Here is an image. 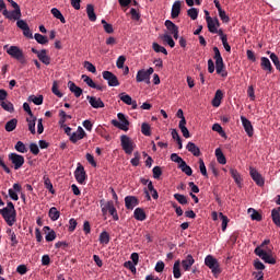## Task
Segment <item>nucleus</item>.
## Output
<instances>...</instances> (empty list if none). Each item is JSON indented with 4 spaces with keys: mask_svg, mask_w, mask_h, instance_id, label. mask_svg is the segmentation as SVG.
Listing matches in <instances>:
<instances>
[{
    "mask_svg": "<svg viewBox=\"0 0 280 280\" xmlns=\"http://www.w3.org/2000/svg\"><path fill=\"white\" fill-rule=\"evenodd\" d=\"M68 89L74 95V97H80L83 93L82 89L73 83V81L68 82Z\"/></svg>",
    "mask_w": 280,
    "mask_h": 280,
    "instance_id": "nucleus-27",
    "label": "nucleus"
},
{
    "mask_svg": "<svg viewBox=\"0 0 280 280\" xmlns=\"http://www.w3.org/2000/svg\"><path fill=\"white\" fill-rule=\"evenodd\" d=\"M118 97L120 101H122L124 104H126L127 106H131L132 110H137V101L132 100L131 95L127 94L126 92H122L118 95Z\"/></svg>",
    "mask_w": 280,
    "mask_h": 280,
    "instance_id": "nucleus-13",
    "label": "nucleus"
},
{
    "mask_svg": "<svg viewBox=\"0 0 280 280\" xmlns=\"http://www.w3.org/2000/svg\"><path fill=\"white\" fill-rule=\"evenodd\" d=\"M270 60L273 62L276 69H277L278 71H280V61H279V57L277 56V54L271 52V54H270Z\"/></svg>",
    "mask_w": 280,
    "mask_h": 280,
    "instance_id": "nucleus-61",
    "label": "nucleus"
},
{
    "mask_svg": "<svg viewBox=\"0 0 280 280\" xmlns=\"http://www.w3.org/2000/svg\"><path fill=\"white\" fill-rule=\"evenodd\" d=\"M9 161H11L14 170H21L25 164V158L18 153H10Z\"/></svg>",
    "mask_w": 280,
    "mask_h": 280,
    "instance_id": "nucleus-10",
    "label": "nucleus"
},
{
    "mask_svg": "<svg viewBox=\"0 0 280 280\" xmlns=\"http://www.w3.org/2000/svg\"><path fill=\"white\" fill-rule=\"evenodd\" d=\"M186 150H188V152H190V154H192V156H200V148H198V145H196V143L194 142H188L186 145Z\"/></svg>",
    "mask_w": 280,
    "mask_h": 280,
    "instance_id": "nucleus-29",
    "label": "nucleus"
},
{
    "mask_svg": "<svg viewBox=\"0 0 280 280\" xmlns=\"http://www.w3.org/2000/svg\"><path fill=\"white\" fill-rule=\"evenodd\" d=\"M215 71H217L218 75H221V78H226L229 75V72L224 68V62L215 63Z\"/></svg>",
    "mask_w": 280,
    "mask_h": 280,
    "instance_id": "nucleus-40",
    "label": "nucleus"
},
{
    "mask_svg": "<svg viewBox=\"0 0 280 280\" xmlns=\"http://www.w3.org/2000/svg\"><path fill=\"white\" fill-rule=\"evenodd\" d=\"M163 43H166V45H168V47H171V49H174V47H176V43L174 42V38H172V35H170V33H164L161 36Z\"/></svg>",
    "mask_w": 280,
    "mask_h": 280,
    "instance_id": "nucleus-35",
    "label": "nucleus"
},
{
    "mask_svg": "<svg viewBox=\"0 0 280 280\" xmlns=\"http://www.w3.org/2000/svg\"><path fill=\"white\" fill-rule=\"evenodd\" d=\"M0 106L3 108V110H7V113H14V104L7 98L0 101Z\"/></svg>",
    "mask_w": 280,
    "mask_h": 280,
    "instance_id": "nucleus-34",
    "label": "nucleus"
},
{
    "mask_svg": "<svg viewBox=\"0 0 280 280\" xmlns=\"http://www.w3.org/2000/svg\"><path fill=\"white\" fill-rule=\"evenodd\" d=\"M183 5V2L180 0H177L173 3L172 10H171V18L172 19H178L180 15V8Z\"/></svg>",
    "mask_w": 280,
    "mask_h": 280,
    "instance_id": "nucleus-24",
    "label": "nucleus"
},
{
    "mask_svg": "<svg viewBox=\"0 0 280 280\" xmlns=\"http://www.w3.org/2000/svg\"><path fill=\"white\" fill-rule=\"evenodd\" d=\"M16 25L19 30H22L23 36H25V38H34V34L32 33V30H30V25L27 22H25V20H19Z\"/></svg>",
    "mask_w": 280,
    "mask_h": 280,
    "instance_id": "nucleus-14",
    "label": "nucleus"
},
{
    "mask_svg": "<svg viewBox=\"0 0 280 280\" xmlns=\"http://www.w3.org/2000/svg\"><path fill=\"white\" fill-rule=\"evenodd\" d=\"M48 215L52 222H56L60 218V211L56 207L50 208Z\"/></svg>",
    "mask_w": 280,
    "mask_h": 280,
    "instance_id": "nucleus-50",
    "label": "nucleus"
},
{
    "mask_svg": "<svg viewBox=\"0 0 280 280\" xmlns=\"http://www.w3.org/2000/svg\"><path fill=\"white\" fill-rule=\"evenodd\" d=\"M101 211L103 215H112L114 222H118L119 214L117 213V208L113 201H107L104 203V200H101Z\"/></svg>",
    "mask_w": 280,
    "mask_h": 280,
    "instance_id": "nucleus-3",
    "label": "nucleus"
},
{
    "mask_svg": "<svg viewBox=\"0 0 280 280\" xmlns=\"http://www.w3.org/2000/svg\"><path fill=\"white\" fill-rule=\"evenodd\" d=\"M141 132L144 135V137H150L152 135V128L148 122H143L141 125Z\"/></svg>",
    "mask_w": 280,
    "mask_h": 280,
    "instance_id": "nucleus-53",
    "label": "nucleus"
},
{
    "mask_svg": "<svg viewBox=\"0 0 280 280\" xmlns=\"http://www.w3.org/2000/svg\"><path fill=\"white\" fill-rule=\"evenodd\" d=\"M4 49H7V54L10 55L11 58H14V60H18L21 65H25V55L23 54V49L19 46H10L8 48V45H4Z\"/></svg>",
    "mask_w": 280,
    "mask_h": 280,
    "instance_id": "nucleus-4",
    "label": "nucleus"
},
{
    "mask_svg": "<svg viewBox=\"0 0 280 280\" xmlns=\"http://www.w3.org/2000/svg\"><path fill=\"white\" fill-rule=\"evenodd\" d=\"M59 126L65 128V124H67V119H72L71 115H68L67 112L60 109L59 110Z\"/></svg>",
    "mask_w": 280,
    "mask_h": 280,
    "instance_id": "nucleus-38",
    "label": "nucleus"
},
{
    "mask_svg": "<svg viewBox=\"0 0 280 280\" xmlns=\"http://www.w3.org/2000/svg\"><path fill=\"white\" fill-rule=\"evenodd\" d=\"M34 38L38 45H47V43H49L47 36H44L40 33H35Z\"/></svg>",
    "mask_w": 280,
    "mask_h": 280,
    "instance_id": "nucleus-49",
    "label": "nucleus"
},
{
    "mask_svg": "<svg viewBox=\"0 0 280 280\" xmlns=\"http://www.w3.org/2000/svg\"><path fill=\"white\" fill-rule=\"evenodd\" d=\"M205 265L208 266L211 269L212 275L217 277V275H220L222 270L220 269V262H218V259L211 255H208L205 258Z\"/></svg>",
    "mask_w": 280,
    "mask_h": 280,
    "instance_id": "nucleus-7",
    "label": "nucleus"
},
{
    "mask_svg": "<svg viewBox=\"0 0 280 280\" xmlns=\"http://www.w3.org/2000/svg\"><path fill=\"white\" fill-rule=\"evenodd\" d=\"M178 127L183 137H185V139H189L190 135L189 129H187V120H179Z\"/></svg>",
    "mask_w": 280,
    "mask_h": 280,
    "instance_id": "nucleus-37",
    "label": "nucleus"
},
{
    "mask_svg": "<svg viewBox=\"0 0 280 280\" xmlns=\"http://www.w3.org/2000/svg\"><path fill=\"white\" fill-rule=\"evenodd\" d=\"M101 23L106 34H113V32H115V30L113 28V24H108L106 20H102Z\"/></svg>",
    "mask_w": 280,
    "mask_h": 280,
    "instance_id": "nucleus-57",
    "label": "nucleus"
},
{
    "mask_svg": "<svg viewBox=\"0 0 280 280\" xmlns=\"http://www.w3.org/2000/svg\"><path fill=\"white\" fill-rule=\"evenodd\" d=\"M260 67L264 69V71L272 73V63H270V59H268V57H261Z\"/></svg>",
    "mask_w": 280,
    "mask_h": 280,
    "instance_id": "nucleus-31",
    "label": "nucleus"
},
{
    "mask_svg": "<svg viewBox=\"0 0 280 280\" xmlns=\"http://www.w3.org/2000/svg\"><path fill=\"white\" fill-rule=\"evenodd\" d=\"M21 191H23V186H21V184L15 183L13 184L12 188L9 189V197L11 198V200H19V194H21Z\"/></svg>",
    "mask_w": 280,
    "mask_h": 280,
    "instance_id": "nucleus-18",
    "label": "nucleus"
},
{
    "mask_svg": "<svg viewBox=\"0 0 280 280\" xmlns=\"http://www.w3.org/2000/svg\"><path fill=\"white\" fill-rule=\"evenodd\" d=\"M268 244H270V240H265L260 246L255 248V255H257V257H260V259H262V261H265V264H271L275 265L277 264V259H275L272 257V250H268L266 248V246H268Z\"/></svg>",
    "mask_w": 280,
    "mask_h": 280,
    "instance_id": "nucleus-1",
    "label": "nucleus"
},
{
    "mask_svg": "<svg viewBox=\"0 0 280 280\" xmlns=\"http://www.w3.org/2000/svg\"><path fill=\"white\" fill-rule=\"evenodd\" d=\"M215 71H217L218 75H221V78H226L229 75V72L224 68V62L215 63Z\"/></svg>",
    "mask_w": 280,
    "mask_h": 280,
    "instance_id": "nucleus-41",
    "label": "nucleus"
},
{
    "mask_svg": "<svg viewBox=\"0 0 280 280\" xmlns=\"http://www.w3.org/2000/svg\"><path fill=\"white\" fill-rule=\"evenodd\" d=\"M171 161H173V163H177L178 167L185 162V160L176 153L171 154Z\"/></svg>",
    "mask_w": 280,
    "mask_h": 280,
    "instance_id": "nucleus-60",
    "label": "nucleus"
},
{
    "mask_svg": "<svg viewBox=\"0 0 280 280\" xmlns=\"http://www.w3.org/2000/svg\"><path fill=\"white\" fill-rule=\"evenodd\" d=\"M173 276L174 279H180L183 273L180 272V260H176L173 265Z\"/></svg>",
    "mask_w": 280,
    "mask_h": 280,
    "instance_id": "nucleus-39",
    "label": "nucleus"
},
{
    "mask_svg": "<svg viewBox=\"0 0 280 280\" xmlns=\"http://www.w3.org/2000/svg\"><path fill=\"white\" fill-rule=\"evenodd\" d=\"M86 14L88 19L92 21V23H95L97 21V15L95 14V7H93V4L86 5Z\"/></svg>",
    "mask_w": 280,
    "mask_h": 280,
    "instance_id": "nucleus-32",
    "label": "nucleus"
},
{
    "mask_svg": "<svg viewBox=\"0 0 280 280\" xmlns=\"http://www.w3.org/2000/svg\"><path fill=\"white\" fill-rule=\"evenodd\" d=\"M194 264H196V259H194V256L189 254L184 260H182V268L185 272H188V270H191V266H194Z\"/></svg>",
    "mask_w": 280,
    "mask_h": 280,
    "instance_id": "nucleus-22",
    "label": "nucleus"
},
{
    "mask_svg": "<svg viewBox=\"0 0 280 280\" xmlns=\"http://www.w3.org/2000/svg\"><path fill=\"white\" fill-rule=\"evenodd\" d=\"M26 121L31 135H36V117L34 115L30 116L26 118Z\"/></svg>",
    "mask_w": 280,
    "mask_h": 280,
    "instance_id": "nucleus-30",
    "label": "nucleus"
},
{
    "mask_svg": "<svg viewBox=\"0 0 280 280\" xmlns=\"http://www.w3.org/2000/svg\"><path fill=\"white\" fill-rule=\"evenodd\" d=\"M44 185L50 194H56V190H54V184H51V179H49V176L47 175L44 176Z\"/></svg>",
    "mask_w": 280,
    "mask_h": 280,
    "instance_id": "nucleus-52",
    "label": "nucleus"
},
{
    "mask_svg": "<svg viewBox=\"0 0 280 280\" xmlns=\"http://www.w3.org/2000/svg\"><path fill=\"white\" fill-rule=\"evenodd\" d=\"M3 16L9 21H21V7L15 8L13 11H3Z\"/></svg>",
    "mask_w": 280,
    "mask_h": 280,
    "instance_id": "nucleus-15",
    "label": "nucleus"
},
{
    "mask_svg": "<svg viewBox=\"0 0 280 280\" xmlns=\"http://www.w3.org/2000/svg\"><path fill=\"white\" fill-rule=\"evenodd\" d=\"M137 205H139V199H137V197H135V196H127L125 198V207H126V209H129L130 211H132V209H135V207H137Z\"/></svg>",
    "mask_w": 280,
    "mask_h": 280,
    "instance_id": "nucleus-23",
    "label": "nucleus"
},
{
    "mask_svg": "<svg viewBox=\"0 0 280 280\" xmlns=\"http://www.w3.org/2000/svg\"><path fill=\"white\" fill-rule=\"evenodd\" d=\"M187 14L191 19V21H196V19H198V9L191 8L187 11Z\"/></svg>",
    "mask_w": 280,
    "mask_h": 280,
    "instance_id": "nucleus-63",
    "label": "nucleus"
},
{
    "mask_svg": "<svg viewBox=\"0 0 280 280\" xmlns=\"http://www.w3.org/2000/svg\"><path fill=\"white\" fill-rule=\"evenodd\" d=\"M178 168L182 170V172L186 174V176H191V174H194L191 166L187 165V162L185 161L182 165L178 166Z\"/></svg>",
    "mask_w": 280,
    "mask_h": 280,
    "instance_id": "nucleus-51",
    "label": "nucleus"
},
{
    "mask_svg": "<svg viewBox=\"0 0 280 280\" xmlns=\"http://www.w3.org/2000/svg\"><path fill=\"white\" fill-rule=\"evenodd\" d=\"M249 176L258 187H264V185H266V179H264V176L260 175L257 168L249 167Z\"/></svg>",
    "mask_w": 280,
    "mask_h": 280,
    "instance_id": "nucleus-11",
    "label": "nucleus"
},
{
    "mask_svg": "<svg viewBox=\"0 0 280 280\" xmlns=\"http://www.w3.org/2000/svg\"><path fill=\"white\" fill-rule=\"evenodd\" d=\"M219 217L222 221V224H221L222 231L224 232L226 231V226H229V217L224 215V213L222 212L219 213Z\"/></svg>",
    "mask_w": 280,
    "mask_h": 280,
    "instance_id": "nucleus-58",
    "label": "nucleus"
},
{
    "mask_svg": "<svg viewBox=\"0 0 280 280\" xmlns=\"http://www.w3.org/2000/svg\"><path fill=\"white\" fill-rule=\"evenodd\" d=\"M247 213H249L252 220H255L256 222H261L262 217L259 212H257V210L249 208L247 210Z\"/></svg>",
    "mask_w": 280,
    "mask_h": 280,
    "instance_id": "nucleus-44",
    "label": "nucleus"
},
{
    "mask_svg": "<svg viewBox=\"0 0 280 280\" xmlns=\"http://www.w3.org/2000/svg\"><path fill=\"white\" fill-rule=\"evenodd\" d=\"M241 121L243 125V128L248 137H253L255 135V129L253 128V124L250 120H248L246 117L241 116Z\"/></svg>",
    "mask_w": 280,
    "mask_h": 280,
    "instance_id": "nucleus-20",
    "label": "nucleus"
},
{
    "mask_svg": "<svg viewBox=\"0 0 280 280\" xmlns=\"http://www.w3.org/2000/svg\"><path fill=\"white\" fill-rule=\"evenodd\" d=\"M167 33L170 36H173V38H175V40H178V26L176 24H174V22H172L171 20H166L164 23Z\"/></svg>",
    "mask_w": 280,
    "mask_h": 280,
    "instance_id": "nucleus-16",
    "label": "nucleus"
},
{
    "mask_svg": "<svg viewBox=\"0 0 280 280\" xmlns=\"http://www.w3.org/2000/svg\"><path fill=\"white\" fill-rule=\"evenodd\" d=\"M205 12H206V22L208 25V32H210V34L218 33V30H220V20H218V18L209 16V11H205Z\"/></svg>",
    "mask_w": 280,
    "mask_h": 280,
    "instance_id": "nucleus-9",
    "label": "nucleus"
},
{
    "mask_svg": "<svg viewBox=\"0 0 280 280\" xmlns=\"http://www.w3.org/2000/svg\"><path fill=\"white\" fill-rule=\"evenodd\" d=\"M14 148L16 152H20L21 154H25V152H27V147L25 145V143H23V141H18Z\"/></svg>",
    "mask_w": 280,
    "mask_h": 280,
    "instance_id": "nucleus-54",
    "label": "nucleus"
},
{
    "mask_svg": "<svg viewBox=\"0 0 280 280\" xmlns=\"http://www.w3.org/2000/svg\"><path fill=\"white\" fill-rule=\"evenodd\" d=\"M214 154H215L217 161H218V163H220V165H226V156L222 152V149H220V148L215 149Z\"/></svg>",
    "mask_w": 280,
    "mask_h": 280,
    "instance_id": "nucleus-36",
    "label": "nucleus"
},
{
    "mask_svg": "<svg viewBox=\"0 0 280 280\" xmlns=\"http://www.w3.org/2000/svg\"><path fill=\"white\" fill-rule=\"evenodd\" d=\"M84 137H86V132L82 127H78L77 131L70 135V141L72 143H78V141H81V139H84Z\"/></svg>",
    "mask_w": 280,
    "mask_h": 280,
    "instance_id": "nucleus-19",
    "label": "nucleus"
},
{
    "mask_svg": "<svg viewBox=\"0 0 280 280\" xmlns=\"http://www.w3.org/2000/svg\"><path fill=\"white\" fill-rule=\"evenodd\" d=\"M271 218H272L273 224H276V226H279L280 229V214H278L277 211H271Z\"/></svg>",
    "mask_w": 280,
    "mask_h": 280,
    "instance_id": "nucleus-64",
    "label": "nucleus"
},
{
    "mask_svg": "<svg viewBox=\"0 0 280 280\" xmlns=\"http://www.w3.org/2000/svg\"><path fill=\"white\" fill-rule=\"evenodd\" d=\"M74 177L79 185H84L86 182V171H84V166H82L80 163H78V166L74 171Z\"/></svg>",
    "mask_w": 280,
    "mask_h": 280,
    "instance_id": "nucleus-12",
    "label": "nucleus"
},
{
    "mask_svg": "<svg viewBox=\"0 0 280 280\" xmlns=\"http://www.w3.org/2000/svg\"><path fill=\"white\" fill-rule=\"evenodd\" d=\"M103 79L106 80L108 86H119V79L110 71H103Z\"/></svg>",
    "mask_w": 280,
    "mask_h": 280,
    "instance_id": "nucleus-17",
    "label": "nucleus"
},
{
    "mask_svg": "<svg viewBox=\"0 0 280 280\" xmlns=\"http://www.w3.org/2000/svg\"><path fill=\"white\" fill-rule=\"evenodd\" d=\"M50 12L55 19H58L61 23H67V20H65V15H62V12H60L58 8H52Z\"/></svg>",
    "mask_w": 280,
    "mask_h": 280,
    "instance_id": "nucleus-46",
    "label": "nucleus"
},
{
    "mask_svg": "<svg viewBox=\"0 0 280 280\" xmlns=\"http://www.w3.org/2000/svg\"><path fill=\"white\" fill-rule=\"evenodd\" d=\"M86 100L89 102V104L92 106V108H104V101H102V98L97 97V96H91L88 95Z\"/></svg>",
    "mask_w": 280,
    "mask_h": 280,
    "instance_id": "nucleus-21",
    "label": "nucleus"
},
{
    "mask_svg": "<svg viewBox=\"0 0 280 280\" xmlns=\"http://www.w3.org/2000/svg\"><path fill=\"white\" fill-rule=\"evenodd\" d=\"M16 126H19V120L16 118H12L7 121L4 129L7 132H14V130H16Z\"/></svg>",
    "mask_w": 280,
    "mask_h": 280,
    "instance_id": "nucleus-33",
    "label": "nucleus"
},
{
    "mask_svg": "<svg viewBox=\"0 0 280 280\" xmlns=\"http://www.w3.org/2000/svg\"><path fill=\"white\" fill-rule=\"evenodd\" d=\"M37 58L40 60V62H43V65H51V57L47 55L46 49H42Z\"/></svg>",
    "mask_w": 280,
    "mask_h": 280,
    "instance_id": "nucleus-28",
    "label": "nucleus"
},
{
    "mask_svg": "<svg viewBox=\"0 0 280 280\" xmlns=\"http://www.w3.org/2000/svg\"><path fill=\"white\" fill-rule=\"evenodd\" d=\"M152 49L153 51H155V54H164V56H167V49L161 45H159V43L154 42L152 44Z\"/></svg>",
    "mask_w": 280,
    "mask_h": 280,
    "instance_id": "nucleus-48",
    "label": "nucleus"
},
{
    "mask_svg": "<svg viewBox=\"0 0 280 280\" xmlns=\"http://www.w3.org/2000/svg\"><path fill=\"white\" fill-rule=\"evenodd\" d=\"M133 217L139 222H143V220H145V211H143L141 208H137L133 212Z\"/></svg>",
    "mask_w": 280,
    "mask_h": 280,
    "instance_id": "nucleus-45",
    "label": "nucleus"
},
{
    "mask_svg": "<svg viewBox=\"0 0 280 280\" xmlns=\"http://www.w3.org/2000/svg\"><path fill=\"white\" fill-rule=\"evenodd\" d=\"M51 91H52L54 95H56L57 97H62L63 96L62 92H60L58 81L52 82Z\"/></svg>",
    "mask_w": 280,
    "mask_h": 280,
    "instance_id": "nucleus-55",
    "label": "nucleus"
},
{
    "mask_svg": "<svg viewBox=\"0 0 280 280\" xmlns=\"http://www.w3.org/2000/svg\"><path fill=\"white\" fill-rule=\"evenodd\" d=\"M117 118L119 119V121L113 119L112 125H114V127L118 128L119 130H124V132H128L130 121L126 119V115H124V113H118Z\"/></svg>",
    "mask_w": 280,
    "mask_h": 280,
    "instance_id": "nucleus-6",
    "label": "nucleus"
},
{
    "mask_svg": "<svg viewBox=\"0 0 280 280\" xmlns=\"http://www.w3.org/2000/svg\"><path fill=\"white\" fill-rule=\"evenodd\" d=\"M44 231H48V233L45 236L46 242H54V240H56V231L51 230V228L44 226Z\"/></svg>",
    "mask_w": 280,
    "mask_h": 280,
    "instance_id": "nucleus-43",
    "label": "nucleus"
},
{
    "mask_svg": "<svg viewBox=\"0 0 280 280\" xmlns=\"http://www.w3.org/2000/svg\"><path fill=\"white\" fill-rule=\"evenodd\" d=\"M154 73V68L150 67L149 69H140L138 70L136 74V81L139 82H145L147 84H150V75Z\"/></svg>",
    "mask_w": 280,
    "mask_h": 280,
    "instance_id": "nucleus-8",
    "label": "nucleus"
},
{
    "mask_svg": "<svg viewBox=\"0 0 280 280\" xmlns=\"http://www.w3.org/2000/svg\"><path fill=\"white\" fill-rule=\"evenodd\" d=\"M199 170L202 176L209 178V174L207 173V166L205 165V161L202 159H199Z\"/></svg>",
    "mask_w": 280,
    "mask_h": 280,
    "instance_id": "nucleus-59",
    "label": "nucleus"
},
{
    "mask_svg": "<svg viewBox=\"0 0 280 280\" xmlns=\"http://www.w3.org/2000/svg\"><path fill=\"white\" fill-rule=\"evenodd\" d=\"M175 200H177V202H179V205H187V197L185 195H180V194H175L174 195Z\"/></svg>",
    "mask_w": 280,
    "mask_h": 280,
    "instance_id": "nucleus-62",
    "label": "nucleus"
},
{
    "mask_svg": "<svg viewBox=\"0 0 280 280\" xmlns=\"http://www.w3.org/2000/svg\"><path fill=\"white\" fill-rule=\"evenodd\" d=\"M230 174L232 178H234V182L236 183V185H238V187H242V175H240V172H237V170L235 168H231Z\"/></svg>",
    "mask_w": 280,
    "mask_h": 280,
    "instance_id": "nucleus-42",
    "label": "nucleus"
},
{
    "mask_svg": "<svg viewBox=\"0 0 280 280\" xmlns=\"http://www.w3.org/2000/svg\"><path fill=\"white\" fill-rule=\"evenodd\" d=\"M223 97H224V92H222V90H217L214 97L212 100V106H214V108H218L220 104H222Z\"/></svg>",
    "mask_w": 280,
    "mask_h": 280,
    "instance_id": "nucleus-26",
    "label": "nucleus"
},
{
    "mask_svg": "<svg viewBox=\"0 0 280 280\" xmlns=\"http://www.w3.org/2000/svg\"><path fill=\"white\" fill-rule=\"evenodd\" d=\"M120 145L125 154H132V152H135V148H137L135 140L126 135L120 136Z\"/></svg>",
    "mask_w": 280,
    "mask_h": 280,
    "instance_id": "nucleus-5",
    "label": "nucleus"
},
{
    "mask_svg": "<svg viewBox=\"0 0 280 280\" xmlns=\"http://www.w3.org/2000/svg\"><path fill=\"white\" fill-rule=\"evenodd\" d=\"M98 242L100 244H103L104 246H106V244L110 242V234H108V232L106 231L102 232L100 234Z\"/></svg>",
    "mask_w": 280,
    "mask_h": 280,
    "instance_id": "nucleus-47",
    "label": "nucleus"
},
{
    "mask_svg": "<svg viewBox=\"0 0 280 280\" xmlns=\"http://www.w3.org/2000/svg\"><path fill=\"white\" fill-rule=\"evenodd\" d=\"M213 52H214L215 65H220L224 62V59H222V55L220 54V49L218 47L213 48Z\"/></svg>",
    "mask_w": 280,
    "mask_h": 280,
    "instance_id": "nucleus-56",
    "label": "nucleus"
},
{
    "mask_svg": "<svg viewBox=\"0 0 280 280\" xmlns=\"http://www.w3.org/2000/svg\"><path fill=\"white\" fill-rule=\"evenodd\" d=\"M81 80H83V82H85V84H88V86H90V89H96L97 91H102V86L96 85L95 81H93V79H91V77H89L86 74H82Z\"/></svg>",
    "mask_w": 280,
    "mask_h": 280,
    "instance_id": "nucleus-25",
    "label": "nucleus"
},
{
    "mask_svg": "<svg viewBox=\"0 0 280 280\" xmlns=\"http://www.w3.org/2000/svg\"><path fill=\"white\" fill-rule=\"evenodd\" d=\"M0 214L9 226H14L16 222V209H14L12 201H9L5 208L0 209Z\"/></svg>",
    "mask_w": 280,
    "mask_h": 280,
    "instance_id": "nucleus-2",
    "label": "nucleus"
}]
</instances>
